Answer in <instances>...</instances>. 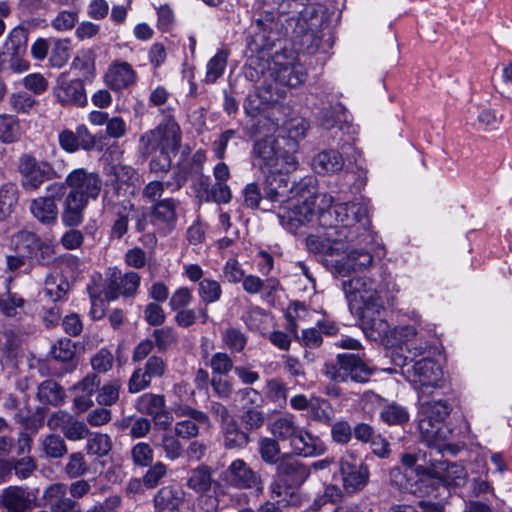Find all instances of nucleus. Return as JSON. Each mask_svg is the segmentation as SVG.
I'll return each mask as SVG.
<instances>
[{"label": "nucleus", "instance_id": "680f3d73", "mask_svg": "<svg viewBox=\"0 0 512 512\" xmlns=\"http://www.w3.org/2000/svg\"><path fill=\"white\" fill-rule=\"evenodd\" d=\"M123 427L129 428L132 438H144L151 430V420L144 417L127 418L123 420Z\"/></svg>", "mask_w": 512, "mask_h": 512}, {"label": "nucleus", "instance_id": "6ab92c4d", "mask_svg": "<svg viewBox=\"0 0 512 512\" xmlns=\"http://www.w3.org/2000/svg\"><path fill=\"white\" fill-rule=\"evenodd\" d=\"M166 362L157 355L150 356L144 364L132 373L128 382V391L138 393L150 386L153 378H160L165 374Z\"/></svg>", "mask_w": 512, "mask_h": 512}, {"label": "nucleus", "instance_id": "13d9d810", "mask_svg": "<svg viewBox=\"0 0 512 512\" xmlns=\"http://www.w3.org/2000/svg\"><path fill=\"white\" fill-rule=\"evenodd\" d=\"M121 384L118 380H113L104 384L98 389L96 400L101 406H111L119 399Z\"/></svg>", "mask_w": 512, "mask_h": 512}, {"label": "nucleus", "instance_id": "c03bdc74", "mask_svg": "<svg viewBox=\"0 0 512 512\" xmlns=\"http://www.w3.org/2000/svg\"><path fill=\"white\" fill-rule=\"evenodd\" d=\"M212 484V473L208 466L200 465L190 472L187 486L197 493L208 491Z\"/></svg>", "mask_w": 512, "mask_h": 512}, {"label": "nucleus", "instance_id": "b1692460", "mask_svg": "<svg viewBox=\"0 0 512 512\" xmlns=\"http://www.w3.org/2000/svg\"><path fill=\"white\" fill-rule=\"evenodd\" d=\"M290 447L294 454L302 457H316L324 454L327 446L320 437L300 427Z\"/></svg>", "mask_w": 512, "mask_h": 512}, {"label": "nucleus", "instance_id": "6e6552de", "mask_svg": "<svg viewBox=\"0 0 512 512\" xmlns=\"http://www.w3.org/2000/svg\"><path fill=\"white\" fill-rule=\"evenodd\" d=\"M323 13L315 6L305 7L296 18L293 26L292 42L295 49L309 54L315 53L322 40Z\"/></svg>", "mask_w": 512, "mask_h": 512}, {"label": "nucleus", "instance_id": "603ef678", "mask_svg": "<svg viewBox=\"0 0 512 512\" xmlns=\"http://www.w3.org/2000/svg\"><path fill=\"white\" fill-rule=\"evenodd\" d=\"M380 418L389 425H402L409 421L410 416L406 408L397 403H391L382 409Z\"/></svg>", "mask_w": 512, "mask_h": 512}, {"label": "nucleus", "instance_id": "473e14b6", "mask_svg": "<svg viewBox=\"0 0 512 512\" xmlns=\"http://www.w3.org/2000/svg\"><path fill=\"white\" fill-rule=\"evenodd\" d=\"M31 214L43 224H54L58 218V206L50 198H43L41 196L31 200L29 206Z\"/></svg>", "mask_w": 512, "mask_h": 512}, {"label": "nucleus", "instance_id": "de8ad7c7", "mask_svg": "<svg viewBox=\"0 0 512 512\" xmlns=\"http://www.w3.org/2000/svg\"><path fill=\"white\" fill-rule=\"evenodd\" d=\"M38 397L44 403L58 406L63 403L65 394L56 382L46 380L38 387Z\"/></svg>", "mask_w": 512, "mask_h": 512}, {"label": "nucleus", "instance_id": "f8f14e48", "mask_svg": "<svg viewBox=\"0 0 512 512\" xmlns=\"http://www.w3.org/2000/svg\"><path fill=\"white\" fill-rule=\"evenodd\" d=\"M280 96L281 91L277 85L266 83V80H264L259 85L258 92L247 97L244 109L248 115L255 118L263 115L270 119L273 125L278 126L280 119L275 117V114L282 108V105L278 103Z\"/></svg>", "mask_w": 512, "mask_h": 512}, {"label": "nucleus", "instance_id": "ddd939ff", "mask_svg": "<svg viewBox=\"0 0 512 512\" xmlns=\"http://www.w3.org/2000/svg\"><path fill=\"white\" fill-rule=\"evenodd\" d=\"M343 291L350 306L357 311L362 309H382L383 301L379 296L375 281L368 277H353L343 281Z\"/></svg>", "mask_w": 512, "mask_h": 512}, {"label": "nucleus", "instance_id": "c85d7f7f", "mask_svg": "<svg viewBox=\"0 0 512 512\" xmlns=\"http://www.w3.org/2000/svg\"><path fill=\"white\" fill-rule=\"evenodd\" d=\"M241 283L242 288L246 293L250 295L264 293L266 298L275 296L276 293L281 289L279 280L274 277L262 279L257 275L248 274L245 275Z\"/></svg>", "mask_w": 512, "mask_h": 512}, {"label": "nucleus", "instance_id": "aec40b11", "mask_svg": "<svg viewBox=\"0 0 512 512\" xmlns=\"http://www.w3.org/2000/svg\"><path fill=\"white\" fill-rule=\"evenodd\" d=\"M135 407L140 413L152 417L155 425L160 429L170 427L172 417L167 411L166 400L163 395L145 393L136 400Z\"/></svg>", "mask_w": 512, "mask_h": 512}, {"label": "nucleus", "instance_id": "4468645a", "mask_svg": "<svg viewBox=\"0 0 512 512\" xmlns=\"http://www.w3.org/2000/svg\"><path fill=\"white\" fill-rule=\"evenodd\" d=\"M38 488L10 485L0 494V507L6 512H29L38 507Z\"/></svg>", "mask_w": 512, "mask_h": 512}, {"label": "nucleus", "instance_id": "2f4dec72", "mask_svg": "<svg viewBox=\"0 0 512 512\" xmlns=\"http://www.w3.org/2000/svg\"><path fill=\"white\" fill-rule=\"evenodd\" d=\"M101 275L97 274L91 278L90 283L87 284V292L89 294L91 309L90 315L93 319H101L106 310V302L104 288L101 285Z\"/></svg>", "mask_w": 512, "mask_h": 512}, {"label": "nucleus", "instance_id": "4be33fe9", "mask_svg": "<svg viewBox=\"0 0 512 512\" xmlns=\"http://www.w3.org/2000/svg\"><path fill=\"white\" fill-rule=\"evenodd\" d=\"M104 207L115 216L111 236L120 239L128 231V222L134 213V205L129 198L114 199V196H104Z\"/></svg>", "mask_w": 512, "mask_h": 512}, {"label": "nucleus", "instance_id": "a211bd4d", "mask_svg": "<svg viewBox=\"0 0 512 512\" xmlns=\"http://www.w3.org/2000/svg\"><path fill=\"white\" fill-rule=\"evenodd\" d=\"M403 375L412 383L421 387H436L442 378L440 366L431 358L414 361L403 371Z\"/></svg>", "mask_w": 512, "mask_h": 512}, {"label": "nucleus", "instance_id": "e2e57ef3", "mask_svg": "<svg viewBox=\"0 0 512 512\" xmlns=\"http://www.w3.org/2000/svg\"><path fill=\"white\" fill-rule=\"evenodd\" d=\"M193 301L192 290L186 286L177 288L169 298V307L171 311L187 308Z\"/></svg>", "mask_w": 512, "mask_h": 512}, {"label": "nucleus", "instance_id": "9d476101", "mask_svg": "<svg viewBox=\"0 0 512 512\" xmlns=\"http://www.w3.org/2000/svg\"><path fill=\"white\" fill-rule=\"evenodd\" d=\"M18 171L21 186L28 192H35L44 182L52 181L62 176V173H59L50 162L39 160L29 153L20 156Z\"/></svg>", "mask_w": 512, "mask_h": 512}, {"label": "nucleus", "instance_id": "a19ab883", "mask_svg": "<svg viewBox=\"0 0 512 512\" xmlns=\"http://www.w3.org/2000/svg\"><path fill=\"white\" fill-rule=\"evenodd\" d=\"M198 319L202 324L208 322V308L202 306H199L197 309L187 307L176 311L174 316L175 323L181 328L191 327Z\"/></svg>", "mask_w": 512, "mask_h": 512}, {"label": "nucleus", "instance_id": "a878e982", "mask_svg": "<svg viewBox=\"0 0 512 512\" xmlns=\"http://www.w3.org/2000/svg\"><path fill=\"white\" fill-rule=\"evenodd\" d=\"M55 95L63 105L84 106L87 103L84 84L79 79L67 80L62 75L58 79Z\"/></svg>", "mask_w": 512, "mask_h": 512}, {"label": "nucleus", "instance_id": "79ce46f5", "mask_svg": "<svg viewBox=\"0 0 512 512\" xmlns=\"http://www.w3.org/2000/svg\"><path fill=\"white\" fill-rule=\"evenodd\" d=\"M28 42V29L23 25L14 27L6 37L5 48L14 56L25 53Z\"/></svg>", "mask_w": 512, "mask_h": 512}, {"label": "nucleus", "instance_id": "774afa93", "mask_svg": "<svg viewBox=\"0 0 512 512\" xmlns=\"http://www.w3.org/2000/svg\"><path fill=\"white\" fill-rule=\"evenodd\" d=\"M148 467V470L143 475L142 481L146 488H154L159 484L161 479L166 476L167 466L163 462L157 461Z\"/></svg>", "mask_w": 512, "mask_h": 512}, {"label": "nucleus", "instance_id": "bf43d9fd", "mask_svg": "<svg viewBox=\"0 0 512 512\" xmlns=\"http://www.w3.org/2000/svg\"><path fill=\"white\" fill-rule=\"evenodd\" d=\"M209 366L212 370V376H227L235 368L232 358L225 352L213 354L209 360Z\"/></svg>", "mask_w": 512, "mask_h": 512}, {"label": "nucleus", "instance_id": "f704fd0d", "mask_svg": "<svg viewBox=\"0 0 512 512\" xmlns=\"http://www.w3.org/2000/svg\"><path fill=\"white\" fill-rule=\"evenodd\" d=\"M178 204L179 202L173 198H166L157 202L152 211L154 222L165 225L171 230L177 220Z\"/></svg>", "mask_w": 512, "mask_h": 512}, {"label": "nucleus", "instance_id": "338daca9", "mask_svg": "<svg viewBox=\"0 0 512 512\" xmlns=\"http://www.w3.org/2000/svg\"><path fill=\"white\" fill-rule=\"evenodd\" d=\"M160 445L168 460L174 461L183 454V446L176 435L164 434Z\"/></svg>", "mask_w": 512, "mask_h": 512}, {"label": "nucleus", "instance_id": "f03ea898", "mask_svg": "<svg viewBox=\"0 0 512 512\" xmlns=\"http://www.w3.org/2000/svg\"><path fill=\"white\" fill-rule=\"evenodd\" d=\"M289 173H265L264 197L280 204L279 223L288 232L295 234L303 225L313 221L316 215L315 201L317 200V209H319V205H323L321 197L324 194L315 196V187L311 178L301 179L290 186ZM317 215L319 216V210Z\"/></svg>", "mask_w": 512, "mask_h": 512}, {"label": "nucleus", "instance_id": "f3484780", "mask_svg": "<svg viewBox=\"0 0 512 512\" xmlns=\"http://www.w3.org/2000/svg\"><path fill=\"white\" fill-rule=\"evenodd\" d=\"M225 479L238 489H254L257 493H262L264 489L261 476L242 459L231 462L225 471Z\"/></svg>", "mask_w": 512, "mask_h": 512}, {"label": "nucleus", "instance_id": "7c9ffc66", "mask_svg": "<svg viewBox=\"0 0 512 512\" xmlns=\"http://www.w3.org/2000/svg\"><path fill=\"white\" fill-rule=\"evenodd\" d=\"M296 417L293 414L286 413L275 418L269 425V430L276 440L288 441L292 443L299 428Z\"/></svg>", "mask_w": 512, "mask_h": 512}, {"label": "nucleus", "instance_id": "6e6d98bb", "mask_svg": "<svg viewBox=\"0 0 512 512\" xmlns=\"http://www.w3.org/2000/svg\"><path fill=\"white\" fill-rule=\"evenodd\" d=\"M70 40L57 39L53 43L49 61L53 67L61 68L64 66L70 56Z\"/></svg>", "mask_w": 512, "mask_h": 512}, {"label": "nucleus", "instance_id": "e433bc0d", "mask_svg": "<svg viewBox=\"0 0 512 512\" xmlns=\"http://www.w3.org/2000/svg\"><path fill=\"white\" fill-rule=\"evenodd\" d=\"M40 449L44 456L62 458L68 451L64 439L57 434H47L39 438Z\"/></svg>", "mask_w": 512, "mask_h": 512}, {"label": "nucleus", "instance_id": "5701e85b", "mask_svg": "<svg viewBox=\"0 0 512 512\" xmlns=\"http://www.w3.org/2000/svg\"><path fill=\"white\" fill-rule=\"evenodd\" d=\"M361 314V326L365 335L374 341H381L390 332V326L383 317L382 309L366 308L359 311Z\"/></svg>", "mask_w": 512, "mask_h": 512}, {"label": "nucleus", "instance_id": "c9c22d12", "mask_svg": "<svg viewBox=\"0 0 512 512\" xmlns=\"http://www.w3.org/2000/svg\"><path fill=\"white\" fill-rule=\"evenodd\" d=\"M113 447L112 439L108 434L91 432L86 438L85 451L88 455L97 458L109 455Z\"/></svg>", "mask_w": 512, "mask_h": 512}, {"label": "nucleus", "instance_id": "5fc2aeb1", "mask_svg": "<svg viewBox=\"0 0 512 512\" xmlns=\"http://www.w3.org/2000/svg\"><path fill=\"white\" fill-rule=\"evenodd\" d=\"M17 202V189L13 184L0 187V220L8 217Z\"/></svg>", "mask_w": 512, "mask_h": 512}, {"label": "nucleus", "instance_id": "1a4fd4ad", "mask_svg": "<svg viewBox=\"0 0 512 512\" xmlns=\"http://www.w3.org/2000/svg\"><path fill=\"white\" fill-rule=\"evenodd\" d=\"M263 77H269L282 86L297 87L307 77L304 66L299 62L294 52H277L268 64L267 73L262 72Z\"/></svg>", "mask_w": 512, "mask_h": 512}, {"label": "nucleus", "instance_id": "7ed1b4c3", "mask_svg": "<svg viewBox=\"0 0 512 512\" xmlns=\"http://www.w3.org/2000/svg\"><path fill=\"white\" fill-rule=\"evenodd\" d=\"M429 469L431 477L419 478L412 481L406 473L399 468H394L390 472V481L399 491L413 494L417 497H437L435 494V483L441 482L443 487L463 486L467 479L465 468L457 463H449L432 456V450L429 452Z\"/></svg>", "mask_w": 512, "mask_h": 512}, {"label": "nucleus", "instance_id": "cd10ccee", "mask_svg": "<svg viewBox=\"0 0 512 512\" xmlns=\"http://www.w3.org/2000/svg\"><path fill=\"white\" fill-rule=\"evenodd\" d=\"M276 476L291 486H301L310 476V469L298 460L282 459L276 468Z\"/></svg>", "mask_w": 512, "mask_h": 512}, {"label": "nucleus", "instance_id": "37998d69", "mask_svg": "<svg viewBox=\"0 0 512 512\" xmlns=\"http://www.w3.org/2000/svg\"><path fill=\"white\" fill-rule=\"evenodd\" d=\"M308 419L319 422L324 425H331L334 413L331 404L321 398L311 399L308 409Z\"/></svg>", "mask_w": 512, "mask_h": 512}, {"label": "nucleus", "instance_id": "4c0bfd02", "mask_svg": "<svg viewBox=\"0 0 512 512\" xmlns=\"http://www.w3.org/2000/svg\"><path fill=\"white\" fill-rule=\"evenodd\" d=\"M319 123L325 129H332L334 127L343 129L344 124L347 123V112L344 106L336 104L323 109L320 112Z\"/></svg>", "mask_w": 512, "mask_h": 512}, {"label": "nucleus", "instance_id": "09e8293b", "mask_svg": "<svg viewBox=\"0 0 512 512\" xmlns=\"http://www.w3.org/2000/svg\"><path fill=\"white\" fill-rule=\"evenodd\" d=\"M228 55L225 51H218L207 63L205 82L215 83L224 73Z\"/></svg>", "mask_w": 512, "mask_h": 512}, {"label": "nucleus", "instance_id": "f257e3e1", "mask_svg": "<svg viewBox=\"0 0 512 512\" xmlns=\"http://www.w3.org/2000/svg\"><path fill=\"white\" fill-rule=\"evenodd\" d=\"M321 203L323 205H319V225L325 231L307 237L308 250L324 256L340 255L348 251L346 256L335 260L339 272L369 267L374 257L370 251L350 250V243H366L372 239L366 206L355 202L333 205L330 195H323Z\"/></svg>", "mask_w": 512, "mask_h": 512}, {"label": "nucleus", "instance_id": "3c124183", "mask_svg": "<svg viewBox=\"0 0 512 512\" xmlns=\"http://www.w3.org/2000/svg\"><path fill=\"white\" fill-rule=\"evenodd\" d=\"M130 458L136 467L145 468L153 463L154 450L146 442H138L130 450Z\"/></svg>", "mask_w": 512, "mask_h": 512}, {"label": "nucleus", "instance_id": "39448f33", "mask_svg": "<svg viewBox=\"0 0 512 512\" xmlns=\"http://www.w3.org/2000/svg\"><path fill=\"white\" fill-rule=\"evenodd\" d=\"M141 150L150 155L152 172H167L182 143V131L174 117L167 115L155 128L143 133L139 139Z\"/></svg>", "mask_w": 512, "mask_h": 512}, {"label": "nucleus", "instance_id": "49530a36", "mask_svg": "<svg viewBox=\"0 0 512 512\" xmlns=\"http://www.w3.org/2000/svg\"><path fill=\"white\" fill-rule=\"evenodd\" d=\"M241 319L252 332L262 334L268 328L269 316L260 307L250 308L242 315Z\"/></svg>", "mask_w": 512, "mask_h": 512}, {"label": "nucleus", "instance_id": "dca6fc26", "mask_svg": "<svg viewBox=\"0 0 512 512\" xmlns=\"http://www.w3.org/2000/svg\"><path fill=\"white\" fill-rule=\"evenodd\" d=\"M342 486L347 494L362 490L369 480V469L364 464H357L352 452H347L339 461Z\"/></svg>", "mask_w": 512, "mask_h": 512}, {"label": "nucleus", "instance_id": "bb28decb", "mask_svg": "<svg viewBox=\"0 0 512 512\" xmlns=\"http://www.w3.org/2000/svg\"><path fill=\"white\" fill-rule=\"evenodd\" d=\"M135 81L136 72L133 67L125 61L113 62L105 74L107 86L116 91L132 86Z\"/></svg>", "mask_w": 512, "mask_h": 512}, {"label": "nucleus", "instance_id": "393cba45", "mask_svg": "<svg viewBox=\"0 0 512 512\" xmlns=\"http://www.w3.org/2000/svg\"><path fill=\"white\" fill-rule=\"evenodd\" d=\"M309 122L301 116H293L283 122L281 134L278 139L285 142V146L294 155L298 152L299 142L305 138L309 129Z\"/></svg>", "mask_w": 512, "mask_h": 512}, {"label": "nucleus", "instance_id": "c756f323", "mask_svg": "<svg viewBox=\"0 0 512 512\" xmlns=\"http://www.w3.org/2000/svg\"><path fill=\"white\" fill-rule=\"evenodd\" d=\"M184 492L176 486L162 487L154 497L155 508L158 512H180Z\"/></svg>", "mask_w": 512, "mask_h": 512}, {"label": "nucleus", "instance_id": "72a5a7b5", "mask_svg": "<svg viewBox=\"0 0 512 512\" xmlns=\"http://www.w3.org/2000/svg\"><path fill=\"white\" fill-rule=\"evenodd\" d=\"M312 168L319 174L335 173L343 168L344 160L335 150H324L312 160Z\"/></svg>", "mask_w": 512, "mask_h": 512}, {"label": "nucleus", "instance_id": "69168bd1", "mask_svg": "<svg viewBox=\"0 0 512 512\" xmlns=\"http://www.w3.org/2000/svg\"><path fill=\"white\" fill-rule=\"evenodd\" d=\"M259 453L265 463L275 464L280 453L278 441L272 438L261 439L259 442Z\"/></svg>", "mask_w": 512, "mask_h": 512}, {"label": "nucleus", "instance_id": "423d86ee", "mask_svg": "<svg viewBox=\"0 0 512 512\" xmlns=\"http://www.w3.org/2000/svg\"><path fill=\"white\" fill-rule=\"evenodd\" d=\"M451 411L452 405L445 399L425 401L419 407L418 430L421 439L438 454L446 451L456 453L455 446L448 443L451 430L444 423Z\"/></svg>", "mask_w": 512, "mask_h": 512}, {"label": "nucleus", "instance_id": "20e7f679", "mask_svg": "<svg viewBox=\"0 0 512 512\" xmlns=\"http://www.w3.org/2000/svg\"><path fill=\"white\" fill-rule=\"evenodd\" d=\"M69 189L63 202L62 223L67 227H77L84 220V211L89 200H96L102 189L100 176L85 168L73 169L65 178Z\"/></svg>", "mask_w": 512, "mask_h": 512}, {"label": "nucleus", "instance_id": "412c9836", "mask_svg": "<svg viewBox=\"0 0 512 512\" xmlns=\"http://www.w3.org/2000/svg\"><path fill=\"white\" fill-rule=\"evenodd\" d=\"M107 175L113 186V192L105 196H114V199L129 198L128 195L133 194V191L128 192V189L135 187L139 182L137 171L127 164L118 163L111 165Z\"/></svg>", "mask_w": 512, "mask_h": 512}, {"label": "nucleus", "instance_id": "9b49d317", "mask_svg": "<svg viewBox=\"0 0 512 512\" xmlns=\"http://www.w3.org/2000/svg\"><path fill=\"white\" fill-rule=\"evenodd\" d=\"M323 373L335 382H345L350 379L354 382L364 383L369 380L373 369L358 356L352 353H343L337 356L335 363H326Z\"/></svg>", "mask_w": 512, "mask_h": 512}, {"label": "nucleus", "instance_id": "4d7b16f0", "mask_svg": "<svg viewBox=\"0 0 512 512\" xmlns=\"http://www.w3.org/2000/svg\"><path fill=\"white\" fill-rule=\"evenodd\" d=\"M222 341L232 353H240L247 344V337L237 328H228L222 333Z\"/></svg>", "mask_w": 512, "mask_h": 512}, {"label": "nucleus", "instance_id": "052dcab7", "mask_svg": "<svg viewBox=\"0 0 512 512\" xmlns=\"http://www.w3.org/2000/svg\"><path fill=\"white\" fill-rule=\"evenodd\" d=\"M78 22V12L74 10H61L51 20V27L58 31L64 32L74 28Z\"/></svg>", "mask_w": 512, "mask_h": 512}, {"label": "nucleus", "instance_id": "58836bf2", "mask_svg": "<svg viewBox=\"0 0 512 512\" xmlns=\"http://www.w3.org/2000/svg\"><path fill=\"white\" fill-rule=\"evenodd\" d=\"M197 294L200 301L206 307L218 302L222 297V287L220 282L211 278H204L198 283Z\"/></svg>", "mask_w": 512, "mask_h": 512}, {"label": "nucleus", "instance_id": "8fccbe9b", "mask_svg": "<svg viewBox=\"0 0 512 512\" xmlns=\"http://www.w3.org/2000/svg\"><path fill=\"white\" fill-rule=\"evenodd\" d=\"M20 138V126L18 120L10 115L0 116V142L13 143Z\"/></svg>", "mask_w": 512, "mask_h": 512}, {"label": "nucleus", "instance_id": "a18cd8bd", "mask_svg": "<svg viewBox=\"0 0 512 512\" xmlns=\"http://www.w3.org/2000/svg\"><path fill=\"white\" fill-rule=\"evenodd\" d=\"M183 184L184 179L179 176H176L175 182L166 181L163 183L161 181H150L143 188L142 196L149 202H155L162 196L165 188L175 191L180 189Z\"/></svg>", "mask_w": 512, "mask_h": 512}, {"label": "nucleus", "instance_id": "2eb2a0df", "mask_svg": "<svg viewBox=\"0 0 512 512\" xmlns=\"http://www.w3.org/2000/svg\"><path fill=\"white\" fill-rule=\"evenodd\" d=\"M141 277L138 273L129 271L122 273L118 268H110L107 274V281L104 287L105 298L114 301L119 296L133 297L140 286Z\"/></svg>", "mask_w": 512, "mask_h": 512}, {"label": "nucleus", "instance_id": "ea45409f", "mask_svg": "<svg viewBox=\"0 0 512 512\" xmlns=\"http://www.w3.org/2000/svg\"><path fill=\"white\" fill-rule=\"evenodd\" d=\"M226 448H243L249 443L247 432L241 430L236 420L221 427Z\"/></svg>", "mask_w": 512, "mask_h": 512}, {"label": "nucleus", "instance_id": "0eeeda50", "mask_svg": "<svg viewBox=\"0 0 512 512\" xmlns=\"http://www.w3.org/2000/svg\"><path fill=\"white\" fill-rule=\"evenodd\" d=\"M253 165L263 174L268 172H293L298 160L278 138L266 137L253 146Z\"/></svg>", "mask_w": 512, "mask_h": 512}, {"label": "nucleus", "instance_id": "864d4df0", "mask_svg": "<svg viewBox=\"0 0 512 512\" xmlns=\"http://www.w3.org/2000/svg\"><path fill=\"white\" fill-rule=\"evenodd\" d=\"M412 324H400L394 328V336L400 341L407 342L412 340L418 335L423 329V322L421 317L413 313Z\"/></svg>", "mask_w": 512, "mask_h": 512}, {"label": "nucleus", "instance_id": "0e129e2a", "mask_svg": "<svg viewBox=\"0 0 512 512\" xmlns=\"http://www.w3.org/2000/svg\"><path fill=\"white\" fill-rule=\"evenodd\" d=\"M88 470L89 468L83 453L74 452L69 456L65 472L70 478L80 477L86 474Z\"/></svg>", "mask_w": 512, "mask_h": 512}]
</instances>
